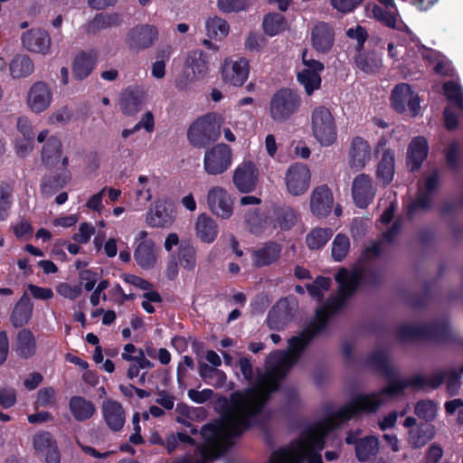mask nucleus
<instances>
[{"label":"nucleus","mask_w":463,"mask_h":463,"mask_svg":"<svg viewBox=\"0 0 463 463\" xmlns=\"http://www.w3.org/2000/svg\"><path fill=\"white\" fill-rule=\"evenodd\" d=\"M392 397L383 388L378 392L358 394L349 403L332 415L309 426L294 448H280L272 452L268 463H323L320 451L327 434L357 413L378 411L387 398Z\"/></svg>","instance_id":"obj_1"},{"label":"nucleus","mask_w":463,"mask_h":463,"mask_svg":"<svg viewBox=\"0 0 463 463\" xmlns=\"http://www.w3.org/2000/svg\"><path fill=\"white\" fill-rule=\"evenodd\" d=\"M367 364L389 381V384L384 387V392H389L392 396L402 394L409 386L417 390L428 387L427 377L422 374H415L406 381H398V369L391 363L390 350L387 347L378 346L373 349L368 356Z\"/></svg>","instance_id":"obj_2"},{"label":"nucleus","mask_w":463,"mask_h":463,"mask_svg":"<svg viewBox=\"0 0 463 463\" xmlns=\"http://www.w3.org/2000/svg\"><path fill=\"white\" fill-rule=\"evenodd\" d=\"M397 338L402 344L418 340H428L437 344L456 343L458 339L446 319L423 325H401L397 329Z\"/></svg>","instance_id":"obj_3"},{"label":"nucleus","mask_w":463,"mask_h":463,"mask_svg":"<svg viewBox=\"0 0 463 463\" xmlns=\"http://www.w3.org/2000/svg\"><path fill=\"white\" fill-rule=\"evenodd\" d=\"M222 118L207 114L195 120L188 128L187 137L194 147H205L218 139L221 135Z\"/></svg>","instance_id":"obj_4"},{"label":"nucleus","mask_w":463,"mask_h":463,"mask_svg":"<svg viewBox=\"0 0 463 463\" xmlns=\"http://www.w3.org/2000/svg\"><path fill=\"white\" fill-rule=\"evenodd\" d=\"M312 132L315 138L323 146H330L336 139L335 118L328 109L316 108L311 116Z\"/></svg>","instance_id":"obj_5"},{"label":"nucleus","mask_w":463,"mask_h":463,"mask_svg":"<svg viewBox=\"0 0 463 463\" xmlns=\"http://www.w3.org/2000/svg\"><path fill=\"white\" fill-rule=\"evenodd\" d=\"M298 106V96L289 89H281L270 100V116L276 121H284L296 111Z\"/></svg>","instance_id":"obj_6"},{"label":"nucleus","mask_w":463,"mask_h":463,"mask_svg":"<svg viewBox=\"0 0 463 463\" xmlns=\"http://www.w3.org/2000/svg\"><path fill=\"white\" fill-rule=\"evenodd\" d=\"M232 158L231 147L223 143L217 144L205 151L203 158L204 170L211 175H222L230 167Z\"/></svg>","instance_id":"obj_7"},{"label":"nucleus","mask_w":463,"mask_h":463,"mask_svg":"<svg viewBox=\"0 0 463 463\" xmlns=\"http://www.w3.org/2000/svg\"><path fill=\"white\" fill-rule=\"evenodd\" d=\"M392 106L395 111L403 113L408 106L411 117L418 115L420 111V99L408 83H400L392 91Z\"/></svg>","instance_id":"obj_8"},{"label":"nucleus","mask_w":463,"mask_h":463,"mask_svg":"<svg viewBox=\"0 0 463 463\" xmlns=\"http://www.w3.org/2000/svg\"><path fill=\"white\" fill-rule=\"evenodd\" d=\"M302 61L306 69L298 73V81L304 86L306 92L311 95L321 84L319 72L324 70V64L311 57H308L307 51L302 53Z\"/></svg>","instance_id":"obj_9"},{"label":"nucleus","mask_w":463,"mask_h":463,"mask_svg":"<svg viewBox=\"0 0 463 463\" xmlns=\"http://www.w3.org/2000/svg\"><path fill=\"white\" fill-rule=\"evenodd\" d=\"M69 158L63 156L61 165L55 172L44 175L41 182V191L50 196L63 188L71 179V174L68 169Z\"/></svg>","instance_id":"obj_10"},{"label":"nucleus","mask_w":463,"mask_h":463,"mask_svg":"<svg viewBox=\"0 0 463 463\" xmlns=\"http://www.w3.org/2000/svg\"><path fill=\"white\" fill-rule=\"evenodd\" d=\"M158 32L154 25L138 24L132 27L127 34V44L134 51L151 47L157 39Z\"/></svg>","instance_id":"obj_11"},{"label":"nucleus","mask_w":463,"mask_h":463,"mask_svg":"<svg viewBox=\"0 0 463 463\" xmlns=\"http://www.w3.org/2000/svg\"><path fill=\"white\" fill-rule=\"evenodd\" d=\"M310 182L309 169L303 164L291 165L286 174V185L288 191L297 196L304 194Z\"/></svg>","instance_id":"obj_12"},{"label":"nucleus","mask_w":463,"mask_h":463,"mask_svg":"<svg viewBox=\"0 0 463 463\" xmlns=\"http://www.w3.org/2000/svg\"><path fill=\"white\" fill-rule=\"evenodd\" d=\"M207 203L212 213L222 219H228L232 214L231 196L220 186H213L208 191Z\"/></svg>","instance_id":"obj_13"},{"label":"nucleus","mask_w":463,"mask_h":463,"mask_svg":"<svg viewBox=\"0 0 463 463\" xmlns=\"http://www.w3.org/2000/svg\"><path fill=\"white\" fill-rule=\"evenodd\" d=\"M376 192L372 178L365 174L358 175L353 181L352 195L355 204L365 208L373 201Z\"/></svg>","instance_id":"obj_14"},{"label":"nucleus","mask_w":463,"mask_h":463,"mask_svg":"<svg viewBox=\"0 0 463 463\" xmlns=\"http://www.w3.org/2000/svg\"><path fill=\"white\" fill-rule=\"evenodd\" d=\"M175 212L171 202L156 201L154 209L148 213L146 222L151 227H170L175 219Z\"/></svg>","instance_id":"obj_15"},{"label":"nucleus","mask_w":463,"mask_h":463,"mask_svg":"<svg viewBox=\"0 0 463 463\" xmlns=\"http://www.w3.org/2000/svg\"><path fill=\"white\" fill-rule=\"evenodd\" d=\"M222 80L232 86H241L249 75V62L241 58L238 61L226 60L222 70Z\"/></svg>","instance_id":"obj_16"},{"label":"nucleus","mask_w":463,"mask_h":463,"mask_svg":"<svg viewBox=\"0 0 463 463\" xmlns=\"http://www.w3.org/2000/svg\"><path fill=\"white\" fill-rule=\"evenodd\" d=\"M52 102V91L43 81L35 82L29 90L27 104L32 111L40 113L47 109Z\"/></svg>","instance_id":"obj_17"},{"label":"nucleus","mask_w":463,"mask_h":463,"mask_svg":"<svg viewBox=\"0 0 463 463\" xmlns=\"http://www.w3.org/2000/svg\"><path fill=\"white\" fill-rule=\"evenodd\" d=\"M232 180L240 192L250 193L256 188L258 171L251 162L244 163L234 171Z\"/></svg>","instance_id":"obj_18"},{"label":"nucleus","mask_w":463,"mask_h":463,"mask_svg":"<svg viewBox=\"0 0 463 463\" xmlns=\"http://www.w3.org/2000/svg\"><path fill=\"white\" fill-rule=\"evenodd\" d=\"M293 317L292 308L286 298H281L269 311L267 325L271 330L283 329Z\"/></svg>","instance_id":"obj_19"},{"label":"nucleus","mask_w":463,"mask_h":463,"mask_svg":"<svg viewBox=\"0 0 463 463\" xmlns=\"http://www.w3.org/2000/svg\"><path fill=\"white\" fill-rule=\"evenodd\" d=\"M333 203L332 193L326 185H322L313 191L310 199V208L315 215L326 217L331 213Z\"/></svg>","instance_id":"obj_20"},{"label":"nucleus","mask_w":463,"mask_h":463,"mask_svg":"<svg viewBox=\"0 0 463 463\" xmlns=\"http://www.w3.org/2000/svg\"><path fill=\"white\" fill-rule=\"evenodd\" d=\"M145 101L144 90L138 88H128L120 94V109L124 114L132 116L142 109Z\"/></svg>","instance_id":"obj_21"},{"label":"nucleus","mask_w":463,"mask_h":463,"mask_svg":"<svg viewBox=\"0 0 463 463\" xmlns=\"http://www.w3.org/2000/svg\"><path fill=\"white\" fill-rule=\"evenodd\" d=\"M23 45L30 52L46 53L51 47L48 33L42 29H32L22 36Z\"/></svg>","instance_id":"obj_22"},{"label":"nucleus","mask_w":463,"mask_h":463,"mask_svg":"<svg viewBox=\"0 0 463 463\" xmlns=\"http://www.w3.org/2000/svg\"><path fill=\"white\" fill-rule=\"evenodd\" d=\"M436 435V427L431 423L420 422L409 430L407 441L411 448L417 449L426 446Z\"/></svg>","instance_id":"obj_23"},{"label":"nucleus","mask_w":463,"mask_h":463,"mask_svg":"<svg viewBox=\"0 0 463 463\" xmlns=\"http://www.w3.org/2000/svg\"><path fill=\"white\" fill-rule=\"evenodd\" d=\"M349 155L350 167L356 171L363 169L371 159V149L367 141L360 137H354L352 141Z\"/></svg>","instance_id":"obj_24"},{"label":"nucleus","mask_w":463,"mask_h":463,"mask_svg":"<svg viewBox=\"0 0 463 463\" xmlns=\"http://www.w3.org/2000/svg\"><path fill=\"white\" fill-rule=\"evenodd\" d=\"M429 151L428 142L424 137H414L408 146L407 165L411 171L418 170L427 157Z\"/></svg>","instance_id":"obj_25"},{"label":"nucleus","mask_w":463,"mask_h":463,"mask_svg":"<svg viewBox=\"0 0 463 463\" xmlns=\"http://www.w3.org/2000/svg\"><path fill=\"white\" fill-rule=\"evenodd\" d=\"M280 244L275 241H268L260 249L252 252L253 263L257 268L269 266L275 263L281 254Z\"/></svg>","instance_id":"obj_26"},{"label":"nucleus","mask_w":463,"mask_h":463,"mask_svg":"<svg viewBox=\"0 0 463 463\" xmlns=\"http://www.w3.org/2000/svg\"><path fill=\"white\" fill-rule=\"evenodd\" d=\"M105 421L113 431H118L125 423V411L121 404L113 400H108L102 404Z\"/></svg>","instance_id":"obj_27"},{"label":"nucleus","mask_w":463,"mask_h":463,"mask_svg":"<svg viewBox=\"0 0 463 463\" xmlns=\"http://www.w3.org/2000/svg\"><path fill=\"white\" fill-rule=\"evenodd\" d=\"M312 45L319 52H328L334 43V32L326 23H318L311 32Z\"/></svg>","instance_id":"obj_28"},{"label":"nucleus","mask_w":463,"mask_h":463,"mask_svg":"<svg viewBox=\"0 0 463 463\" xmlns=\"http://www.w3.org/2000/svg\"><path fill=\"white\" fill-rule=\"evenodd\" d=\"M62 145L61 142L55 137H51L47 139L42 150V164L44 167L52 170L58 167L60 162L61 163Z\"/></svg>","instance_id":"obj_29"},{"label":"nucleus","mask_w":463,"mask_h":463,"mask_svg":"<svg viewBox=\"0 0 463 463\" xmlns=\"http://www.w3.org/2000/svg\"><path fill=\"white\" fill-rule=\"evenodd\" d=\"M14 350L23 359H29L35 354L36 342L29 329H22L17 333L14 343Z\"/></svg>","instance_id":"obj_30"},{"label":"nucleus","mask_w":463,"mask_h":463,"mask_svg":"<svg viewBox=\"0 0 463 463\" xmlns=\"http://www.w3.org/2000/svg\"><path fill=\"white\" fill-rule=\"evenodd\" d=\"M97 61L96 55L89 52H79L72 63V74L78 80L86 79L93 71Z\"/></svg>","instance_id":"obj_31"},{"label":"nucleus","mask_w":463,"mask_h":463,"mask_svg":"<svg viewBox=\"0 0 463 463\" xmlns=\"http://www.w3.org/2000/svg\"><path fill=\"white\" fill-rule=\"evenodd\" d=\"M33 312V303L30 297L24 293L20 300L15 304L12 314L11 322L14 327H22L26 325Z\"/></svg>","instance_id":"obj_32"},{"label":"nucleus","mask_w":463,"mask_h":463,"mask_svg":"<svg viewBox=\"0 0 463 463\" xmlns=\"http://www.w3.org/2000/svg\"><path fill=\"white\" fill-rule=\"evenodd\" d=\"M122 19L118 13H100L94 16L87 26L89 33L95 34L100 30H105L111 27H118L121 25Z\"/></svg>","instance_id":"obj_33"},{"label":"nucleus","mask_w":463,"mask_h":463,"mask_svg":"<svg viewBox=\"0 0 463 463\" xmlns=\"http://www.w3.org/2000/svg\"><path fill=\"white\" fill-rule=\"evenodd\" d=\"M70 410L73 417L79 421L91 418L96 411L93 402L81 396H73L71 398Z\"/></svg>","instance_id":"obj_34"},{"label":"nucleus","mask_w":463,"mask_h":463,"mask_svg":"<svg viewBox=\"0 0 463 463\" xmlns=\"http://www.w3.org/2000/svg\"><path fill=\"white\" fill-rule=\"evenodd\" d=\"M154 248L155 244L152 241H145L136 249L134 258L142 269H148L155 266L156 258Z\"/></svg>","instance_id":"obj_35"},{"label":"nucleus","mask_w":463,"mask_h":463,"mask_svg":"<svg viewBox=\"0 0 463 463\" xmlns=\"http://www.w3.org/2000/svg\"><path fill=\"white\" fill-rule=\"evenodd\" d=\"M355 457L360 462H366L372 456L379 451V440L375 436L360 438L357 446L354 447Z\"/></svg>","instance_id":"obj_36"},{"label":"nucleus","mask_w":463,"mask_h":463,"mask_svg":"<svg viewBox=\"0 0 463 463\" xmlns=\"http://www.w3.org/2000/svg\"><path fill=\"white\" fill-rule=\"evenodd\" d=\"M197 236L204 242L214 241L218 229L216 222L206 214H200L195 223Z\"/></svg>","instance_id":"obj_37"},{"label":"nucleus","mask_w":463,"mask_h":463,"mask_svg":"<svg viewBox=\"0 0 463 463\" xmlns=\"http://www.w3.org/2000/svg\"><path fill=\"white\" fill-rule=\"evenodd\" d=\"M206 54L201 50H195L188 54L186 65L193 71V79H203L208 71Z\"/></svg>","instance_id":"obj_38"},{"label":"nucleus","mask_w":463,"mask_h":463,"mask_svg":"<svg viewBox=\"0 0 463 463\" xmlns=\"http://www.w3.org/2000/svg\"><path fill=\"white\" fill-rule=\"evenodd\" d=\"M376 175L383 185H387L392 182L394 175V155L390 149L383 152L382 159L378 164Z\"/></svg>","instance_id":"obj_39"},{"label":"nucleus","mask_w":463,"mask_h":463,"mask_svg":"<svg viewBox=\"0 0 463 463\" xmlns=\"http://www.w3.org/2000/svg\"><path fill=\"white\" fill-rule=\"evenodd\" d=\"M286 19L284 15L278 13H271L265 15L262 23L265 33L274 36L286 29Z\"/></svg>","instance_id":"obj_40"},{"label":"nucleus","mask_w":463,"mask_h":463,"mask_svg":"<svg viewBox=\"0 0 463 463\" xmlns=\"http://www.w3.org/2000/svg\"><path fill=\"white\" fill-rule=\"evenodd\" d=\"M10 71L14 78H22L33 71V63L27 55H17L10 63Z\"/></svg>","instance_id":"obj_41"},{"label":"nucleus","mask_w":463,"mask_h":463,"mask_svg":"<svg viewBox=\"0 0 463 463\" xmlns=\"http://www.w3.org/2000/svg\"><path fill=\"white\" fill-rule=\"evenodd\" d=\"M357 67L366 73H374L382 66L381 59L376 53H359L355 58Z\"/></svg>","instance_id":"obj_42"},{"label":"nucleus","mask_w":463,"mask_h":463,"mask_svg":"<svg viewBox=\"0 0 463 463\" xmlns=\"http://www.w3.org/2000/svg\"><path fill=\"white\" fill-rule=\"evenodd\" d=\"M432 197L428 193H421L419 191L414 201H412L407 210V214L410 218L427 212L431 208Z\"/></svg>","instance_id":"obj_43"},{"label":"nucleus","mask_w":463,"mask_h":463,"mask_svg":"<svg viewBox=\"0 0 463 463\" xmlns=\"http://www.w3.org/2000/svg\"><path fill=\"white\" fill-rule=\"evenodd\" d=\"M333 232L329 228H316L307 236V244L311 250H318L331 238Z\"/></svg>","instance_id":"obj_44"},{"label":"nucleus","mask_w":463,"mask_h":463,"mask_svg":"<svg viewBox=\"0 0 463 463\" xmlns=\"http://www.w3.org/2000/svg\"><path fill=\"white\" fill-rule=\"evenodd\" d=\"M207 35L210 38H223L229 33L230 26L228 23L220 17L214 16L206 21Z\"/></svg>","instance_id":"obj_45"},{"label":"nucleus","mask_w":463,"mask_h":463,"mask_svg":"<svg viewBox=\"0 0 463 463\" xmlns=\"http://www.w3.org/2000/svg\"><path fill=\"white\" fill-rule=\"evenodd\" d=\"M443 90L447 99L463 113V91L461 87L455 81L449 80L443 84Z\"/></svg>","instance_id":"obj_46"},{"label":"nucleus","mask_w":463,"mask_h":463,"mask_svg":"<svg viewBox=\"0 0 463 463\" xmlns=\"http://www.w3.org/2000/svg\"><path fill=\"white\" fill-rule=\"evenodd\" d=\"M414 413L424 423H430L437 416V404L431 400H420L415 405Z\"/></svg>","instance_id":"obj_47"},{"label":"nucleus","mask_w":463,"mask_h":463,"mask_svg":"<svg viewBox=\"0 0 463 463\" xmlns=\"http://www.w3.org/2000/svg\"><path fill=\"white\" fill-rule=\"evenodd\" d=\"M249 230L253 234H260L267 223L266 216L259 210L249 211L245 216Z\"/></svg>","instance_id":"obj_48"},{"label":"nucleus","mask_w":463,"mask_h":463,"mask_svg":"<svg viewBox=\"0 0 463 463\" xmlns=\"http://www.w3.org/2000/svg\"><path fill=\"white\" fill-rule=\"evenodd\" d=\"M350 241L345 234H337L332 245V257L336 261L345 259L349 251Z\"/></svg>","instance_id":"obj_49"},{"label":"nucleus","mask_w":463,"mask_h":463,"mask_svg":"<svg viewBox=\"0 0 463 463\" xmlns=\"http://www.w3.org/2000/svg\"><path fill=\"white\" fill-rule=\"evenodd\" d=\"M179 260L183 268L193 269L195 266V250L186 242H182L179 247Z\"/></svg>","instance_id":"obj_50"},{"label":"nucleus","mask_w":463,"mask_h":463,"mask_svg":"<svg viewBox=\"0 0 463 463\" xmlns=\"http://www.w3.org/2000/svg\"><path fill=\"white\" fill-rule=\"evenodd\" d=\"M12 188L8 184H0V221L6 219L11 207Z\"/></svg>","instance_id":"obj_51"},{"label":"nucleus","mask_w":463,"mask_h":463,"mask_svg":"<svg viewBox=\"0 0 463 463\" xmlns=\"http://www.w3.org/2000/svg\"><path fill=\"white\" fill-rule=\"evenodd\" d=\"M373 16L390 28H396L397 15L393 13L384 11L380 6L374 5L372 8Z\"/></svg>","instance_id":"obj_52"},{"label":"nucleus","mask_w":463,"mask_h":463,"mask_svg":"<svg viewBox=\"0 0 463 463\" xmlns=\"http://www.w3.org/2000/svg\"><path fill=\"white\" fill-rule=\"evenodd\" d=\"M56 444L52 435L47 431L39 432L33 437V447L37 451L48 450Z\"/></svg>","instance_id":"obj_53"},{"label":"nucleus","mask_w":463,"mask_h":463,"mask_svg":"<svg viewBox=\"0 0 463 463\" xmlns=\"http://www.w3.org/2000/svg\"><path fill=\"white\" fill-rule=\"evenodd\" d=\"M217 5L222 12L232 13L244 10L248 4L246 0H218Z\"/></svg>","instance_id":"obj_54"},{"label":"nucleus","mask_w":463,"mask_h":463,"mask_svg":"<svg viewBox=\"0 0 463 463\" xmlns=\"http://www.w3.org/2000/svg\"><path fill=\"white\" fill-rule=\"evenodd\" d=\"M296 219V213L290 208L281 209L278 213V222L283 230L290 229L294 225Z\"/></svg>","instance_id":"obj_55"},{"label":"nucleus","mask_w":463,"mask_h":463,"mask_svg":"<svg viewBox=\"0 0 463 463\" xmlns=\"http://www.w3.org/2000/svg\"><path fill=\"white\" fill-rule=\"evenodd\" d=\"M57 291L64 298L74 300L81 294L82 289L81 285L71 287L67 283H61L58 286Z\"/></svg>","instance_id":"obj_56"},{"label":"nucleus","mask_w":463,"mask_h":463,"mask_svg":"<svg viewBox=\"0 0 463 463\" xmlns=\"http://www.w3.org/2000/svg\"><path fill=\"white\" fill-rule=\"evenodd\" d=\"M458 144L457 142H453L449 145V146L446 149V161L449 166L456 170L458 166Z\"/></svg>","instance_id":"obj_57"},{"label":"nucleus","mask_w":463,"mask_h":463,"mask_svg":"<svg viewBox=\"0 0 463 463\" xmlns=\"http://www.w3.org/2000/svg\"><path fill=\"white\" fill-rule=\"evenodd\" d=\"M95 229L87 222L80 223L79 232L74 233L72 239L79 243H87L90 236L94 233Z\"/></svg>","instance_id":"obj_58"},{"label":"nucleus","mask_w":463,"mask_h":463,"mask_svg":"<svg viewBox=\"0 0 463 463\" xmlns=\"http://www.w3.org/2000/svg\"><path fill=\"white\" fill-rule=\"evenodd\" d=\"M16 402V393L13 388H0V405L5 409L14 406Z\"/></svg>","instance_id":"obj_59"},{"label":"nucleus","mask_w":463,"mask_h":463,"mask_svg":"<svg viewBox=\"0 0 463 463\" xmlns=\"http://www.w3.org/2000/svg\"><path fill=\"white\" fill-rule=\"evenodd\" d=\"M456 109H458L456 107L449 106L444 110L445 127L448 130H454L458 126V116L456 113Z\"/></svg>","instance_id":"obj_60"},{"label":"nucleus","mask_w":463,"mask_h":463,"mask_svg":"<svg viewBox=\"0 0 463 463\" xmlns=\"http://www.w3.org/2000/svg\"><path fill=\"white\" fill-rule=\"evenodd\" d=\"M460 376L461 373L456 369L450 370L448 374L447 389L451 395H455L459 389Z\"/></svg>","instance_id":"obj_61"},{"label":"nucleus","mask_w":463,"mask_h":463,"mask_svg":"<svg viewBox=\"0 0 463 463\" xmlns=\"http://www.w3.org/2000/svg\"><path fill=\"white\" fill-rule=\"evenodd\" d=\"M443 456V449L439 444L433 443L425 453V463H439Z\"/></svg>","instance_id":"obj_62"},{"label":"nucleus","mask_w":463,"mask_h":463,"mask_svg":"<svg viewBox=\"0 0 463 463\" xmlns=\"http://www.w3.org/2000/svg\"><path fill=\"white\" fill-rule=\"evenodd\" d=\"M213 395V392L211 389H204L203 391H197L190 389L188 391L189 398L196 403H203L210 400Z\"/></svg>","instance_id":"obj_63"},{"label":"nucleus","mask_w":463,"mask_h":463,"mask_svg":"<svg viewBox=\"0 0 463 463\" xmlns=\"http://www.w3.org/2000/svg\"><path fill=\"white\" fill-rule=\"evenodd\" d=\"M363 0H331L332 5L342 13L353 11Z\"/></svg>","instance_id":"obj_64"}]
</instances>
